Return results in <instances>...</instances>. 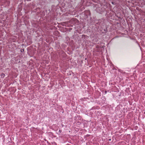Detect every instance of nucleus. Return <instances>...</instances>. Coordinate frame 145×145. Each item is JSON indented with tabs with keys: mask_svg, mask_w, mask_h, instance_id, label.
Instances as JSON below:
<instances>
[{
	"mask_svg": "<svg viewBox=\"0 0 145 145\" xmlns=\"http://www.w3.org/2000/svg\"><path fill=\"white\" fill-rule=\"evenodd\" d=\"M97 6L98 5H96V8L95 9L96 11L99 13H101L103 12L102 9L101 8L98 7Z\"/></svg>",
	"mask_w": 145,
	"mask_h": 145,
	"instance_id": "f257e3e1",
	"label": "nucleus"
},
{
	"mask_svg": "<svg viewBox=\"0 0 145 145\" xmlns=\"http://www.w3.org/2000/svg\"><path fill=\"white\" fill-rule=\"evenodd\" d=\"M85 14H86V16H90L91 13L90 11L89 10H87L85 11Z\"/></svg>",
	"mask_w": 145,
	"mask_h": 145,
	"instance_id": "f03ea898",
	"label": "nucleus"
},
{
	"mask_svg": "<svg viewBox=\"0 0 145 145\" xmlns=\"http://www.w3.org/2000/svg\"><path fill=\"white\" fill-rule=\"evenodd\" d=\"M84 99H85V98H84ZM84 99H82H82H81L80 100H81L82 101V100L83 101H84Z\"/></svg>",
	"mask_w": 145,
	"mask_h": 145,
	"instance_id": "423d86ee",
	"label": "nucleus"
},
{
	"mask_svg": "<svg viewBox=\"0 0 145 145\" xmlns=\"http://www.w3.org/2000/svg\"><path fill=\"white\" fill-rule=\"evenodd\" d=\"M106 92H107L106 91H105V93H106Z\"/></svg>",
	"mask_w": 145,
	"mask_h": 145,
	"instance_id": "6e6552de",
	"label": "nucleus"
},
{
	"mask_svg": "<svg viewBox=\"0 0 145 145\" xmlns=\"http://www.w3.org/2000/svg\"><path fill=\"white\" fill-rule=\"evenodd\" d=\"M112 4H114V3L113 2H112Z\"/></svg>",
	"mask_w": 145,
	"mask_h": 145,
	"instance_id": "0eeeda50",
	"label": "nucleus"
},
{
	"mask_svg": "<svg viewBox=\"0 0 145 145\" xmlns=\"http://www.w3.org/2000/svg\"><path fill=\"white\" fill-rule=\"evenodd\" d=\"M20 50L21 52H23L24 51V49H21Z\"/></svg>",
	"mask_w": 145,
	"mask_h": 145,
	"instance_id": "39448f33",
	"label": "nucleus"
},
{
	"mask_svg": "<svg viewBox=\"0 0 145 145\" xmlns=\"http://www.w3.org/2000/svg\"><path fill=\"white\" fill-rule=\"evenodd\" d=\"M1 78H3L5 76V74L3 73H1Z\"/></svg>",
	"mask_w": 145,
	"mask_h": 145,
	"instance_id": "20e7f679",
	"label": "nucleus"
},
{
	"mask_svg": "<svg viewBox=\"0 0 145 145\" xmlns=\"http://www.w3.org/2000/svg\"><path fill=\"white\" fill-rule=\"evenodd\" d=\"M89 36L86 35H82V38L84 39V40H86L88 39L89 38Z\"/></svg>",
	"mask_w": 145,
	"mask_h": 145,
	"instance_id": "7ed1b4c3",
	"label": "nucleus"
}]
</instances>
